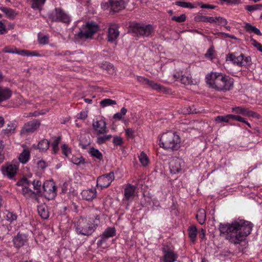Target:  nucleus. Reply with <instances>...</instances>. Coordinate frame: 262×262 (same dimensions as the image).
Listing matches in <instances>:
<instances>
[{
	"label": "nucleus",
	"mask_w": 262,
	"mask_h": 262,
	"mask_svg": "<svg viewBox=\"0 0 262 262\" xmlns=\"http://www.w3.org/2000/svg\"><path fill=\"white\" fill-rule=\"evenodd\" d=\"M253 224L244 220H238L231 223H221L219 230L221 235H226V238L234 244H240L249 235Z\"/></svg>",
	"instance_id": "nucleus-1"
},
{
	"label": "nucleus",
	"mask_w": 262,
	"mask_h": 262,
	"mask_svg": "<svg viewBox=\"0 0 262 262\" xmlns=\"http://www.w3.org/2000/svg\"><path fill=\"white\" fill-rule=\"evenodd\" d=\"M206 79L210 88L219 91L226 92L233 87V79L221 73L211 72L207 75Z\"/></svg>",
	"instance_id": "nucleus-2"
},
{
	"label": "nucleus",
	"mask_w": 262,
	"mask_h": 262,
	"mask_svg": "<svg viewBox=\"0 0 262 262\" xmlns=\"http://www.w3.org/2000/svg\"><path fill=\"white\" fill-rule=\"evenodd\" d=\"M100 223V217L96 215L95 219L80 217L75 223V231L77 234L89 236L95 231Z\"/></svg>",
	"instance_id": "nucleus-3"
},
{
	"label": "nucleus",
	"mask_w": 262,
	"mask_h": 262,
	"mask_svg": "<svg viewBox=\"0 0 262 262\" xmlns=\"http://www.w3.org/2000/svg\"><path fill=\"white\" fill-rule=\"evenodd\" d=\"M99 26L94 21H87L79 29V31L75 35L77 41H84L92 39L93 36L99 30Z\"/></svg>",
	"instance_id": "nucleus-4"
},
{
	"label": "nucleus",
	"mask_w": 262,
	"mask_h": 262,
	"mask_svg": "<svg viewBox=\"0 0 262 262\" xmlns=\"http://www.w3.org/2000/svg\"><path fill=\"white\" fill-rule=\"evenodd\" d=\"M180 138L175 133L168 132L163 134L160 139V147L170 151L177 150L180 147Z\"/></svg>",
	"instance_id": "nucleus-5"
},
{
	"label": "nucleus",
	"mask_w": 262,
	"mask_h": 262,
	"mask_svg": "<svg viewBox=\"0 0 262 262\" xmlns=\"http://www.w3.org/2000/svg\"><path fill=\"white\" fill-rule=\"evenodd\" d=\"M130 30L137 36H149L154 31L152 25L143 24H135L130 26Z\"/></svg>",
	"instance_id": "nucleus-6"
},
{
	"label": "nucleus",
	"mask_w": 262,
	"mask_h": 262,
	"mask_svg": "<svg viewBox=\"0 0 262 262\" xmlns=\"http://www.w3.org/2000/svg\"><path fill=\"white\" fill-rule=\"evenodd\" d=\"M43 192L41 195H43L48 200H52L56 195V188L53 183H44L42 185Z\"/></svg>",
	"instance_id": "nucleus-7"
},
{
	"label": "nucleus",
	"mask_w": 262,
	"mask_h": 262,
	"mask_svg": "<svg viewBox=\"0 0 262 262\" xmlns=\"http://www.w3.org/2000/svg\"><path fill=\"white\" fill-rule=\"evenodd\" d=\"M114 180V175L113 172L99 176L97 180V187H100L101 189L108 187L112 181Z\"/></svg>",
	"instance_id": "nucleus-8"
},
{
	"label": "nucleus",
	"mask_w": 262,
	"mask_h": 262,
	"mask_svg": "<svg viewBox=\"0 0 262 262\" xmlns=\"http://www.w3.org/2000/svg\"><path fill=\"white\" fill-rule=\"evenodd\" d=\"M163 252L164 262H174L178 258V255L174 253L168 246L164 245L162 248Z\"/></svg>",
	"instance_id": "nucleus-9"
},
{
	"label": "nucleus",
	"mask_w": 262,
	"mask_h": 262,
	"mask_svg": "<svg viewBox=\"0 0 262 262\" xmlns=\"http://www.w3.org/2000/svg\"><path fill=\"white\" fill-rule=\"evenodd\" d=\"M40 122L38 120L34 119L25 123L21 130V134L34 132L40 126Z\"/></svg>",
	"instance_id": "nucleus-10"
},
{
	"label": "nucleus",
	"mask_w": 262,
	"mask_h": 262,
	"mask_svg": "<svg viewBox=\"0 0 262 262\" xmlns=\"http://www.w3.org/2000/svg\"><path fill=\"white\" fill-rule=\"evenodd\" d=\"M184 166V161L179 158L173 159L169 162V169L171 173L180 172Z\"/></svg>",
	"instance_id": "nucleus-11"
},
{
	"label": "nucleus",
	"mask_w": 262,
	"mask_h": 262,
	"mask_svg": "<svg viewBox=\"0 0 262 262\" xmlns=\"http://www.w3.org/2000/svg\"><path fill=\"white\" fill-rule=\"evenodd\" d=\"M233 112L236 114H241L247 117H252L253 118H259V115L256 113L249 110L248 108L237 106L232 108Z\"/></svg>",
	"instance_id": "nucleus-12"
},
{
	"label": "nucleus",
	"mask_w": 262,
	"mask_h": 262,
	"mask_svg": "<svg viewBox=\"0 0 262 262\" xmlns=\"http://www.w3.org/2000/svg\"><path fill=\"white\" fill-rule=\"evenodd\" d=\"M109 7L114 12H118L125 8V0H109Z\"/></svg>",
	"instance_id": "nucleus-13"
},
{
	"label": "nucleus",
	"mask_w": 262,
	"mask_h": 262,
	"mask_svg": "<svg viewBox=\"0 0 262 262\" xmlns=\"http://www.w3.org/2000/svg\"><path fill=\"white\" fill-rule=\"evenodd\" d=\"M106 122L104 120L100 119L99 120L93 121V127L98 135L104 134L106 133Z\"/></svg>",
	"instance_id": "nucleus-14"
},
{
	"label": "nucleus",
	"mask_w": 262,
	"mask_h": 262,
	"mask_svg": "<svg viewBox=\"0 0 262 262\" xmlns=\"http://www.w3.org/2000/svg\"><path fill=\"white\" fill-rule=\"evenodd\" d=\"M118 26L116 24H112L110 25L108 29V41L109 42H113L118 38L119 35L118 31Z\"/></svg>",
	"instance_id": "nucleus-15"
},
{
	"label": "nucleus",
	"mask_w": 262,
	"mask_h": 262,
	"mask_svg": "<svg viewBox=\"0 0 262 262\" xmlns=\"http://www.w3.org/2000/svg\"><path fill=\"white\" fill-rule=\"evenodd\" d=\"M137 80L144 84H147L155 90H163L164 88L160 84L155 82L153 81L149 80L147 78L142 76H137Z\"/></svg>",
	"instance_id": "nucleus-16"
},
{
	"label": "nucleus",
	"mask_w": 262,
	"mask_h": 262,
	"mask_svg": "<svg viewBox=\"0 0 262 262\" xmlns=\"http://www.w3.org/2000/svg\"><path fill=\"white\" fill-rule=\"evenodd\" d=\"M244 60V54H241L239 56H235L234 53L228 54L227 55L226 60L231 61L233 64L238 66H243V60Z\"/></svg>",
	"instance_id": "nucleus-17"
},
{
	"label": "nucleus",
	"mask_w": 262,
	"mask_h": 262,
	"mask_svg": "<svg viewBox=\"0 0 262 262\" xmlns=\"http://www.w3.org/2000/svg\"><path fill=\"white\" fill-rule=\"evenodd\" d=\"M82 198L87 201H92L97 196V191L96 189H89L83 190L81 192Z\"/></svg>",
	"instance_id": "nucleus-18"
},
{
	"label": "nucleus",
	"mask_w": 262,
	"mask_h": 262,
	"mask_svg": "<svg viewBox=\"0 0 262 262\" xmlns=\"http://www.w3.org/2000/svg\"><path fill=\"white\" fill-rule=\"evenodd\" d=\"M136 187L128 184L124 189V197L126 200H133L135 196Z\"/></svg>",
	"instance_id": "nucleus-19"
},
{
	"label": "nucleus",
	"mask_w": 262,
	"mask_h": 262,
	"mask_svg": "<svg viewBox=\"0 0 262 262\" xmlns=\"http://www.w3.org/2000/svg\"><path fill=\"white\" fill-rule=\"evenodd\" d=\"M18 170V166L16 164H10L6 167L5 170L4 171V174L8 176L10 179L14 178Z\"/></svg>",
	"instance_id": "nucleus-20"
},
{
	"label": "nucleus",
	"mask_w": 262,
	"mask_h": 262,
	"mask_svg": "<svg viewBox=\"0 0 262 262\" xmlns=\"http://www.w3.org/2000/svg\"><path fill=\"white\" fill-rule=\"evenodd\" d=\"M38 214L44 220L47 219L49 217V211L48 207L45 204H41L37 207Z\"/></svg>",
	"instance_id": "nucleus-21"
},
{
	"label": "nucleus",
	"mask_w": 262,
	"mask_h": 262,
	"mask_svg": "<svg viewBox=\"0 0 262 262\" xmlns=\"http://www.w3.org/2000/svg\"><path fill=\"white\" fill-rule=\"evenodd\" d=\"M11 95L12 92L9 89L0 86V102L9 99Z\"/></svg>",
	"instance_id": "nucleus-22"
},
{
	"label": "nucleus",
	"mask_w": 262,
	"mask_h": 262,
	"mask_svg": "<svg viewBox=\"0 0 262 262\" xmlns=\"http://www.w3.org/2000/svg\"><path fill=\"white\" fill-rule=\"evenodd\" d=\"M33 146L39 149L40 152H46L49 148L50 142L47 139H42L38 142L37 146L34 144Z\"/></svg>",
	"instance_id": "nucleus-23"
},
{
	"label": "nucleus",
	"mask_w": 262,
	"mask_h": 262,
	"mask_svg": "<svg viewBox=\"0 0 262 262\" xmlns=\"http://www.w3.org/2000/svg\"><path fill=\"white\" fill-rule=\"evenodd\" d=\"M14 244L17 248L24 246L26 242V236L22 234H18L13 239Z\"/></svg>",
	"instance_id": "nucleus-24"
},
{
	"label": "nucleus",
	"mask_w": 262,
	"mask_h": 262,
	"mask_svg": "<svg viewBox=\"0 0 262 262\" xmlns=\"http://www.w3.org/2000/svg\"><path fill=\"white\" fill-rule=\"evenodd\" d=\"M79 141V144L83 149H86L91 144L90 138L88 135L81 136Z\"/></svg>",
	"instance_id": "nucleus-25"
},
{
	"label": "nucleus",
	"mask_w": 262,
	"mask_h": 262,
	"mask_svg": "<svg viewBox=\"0 0 262 262\" xmlns=\"http://www.w3.org/2000/svg\"><path fill=\"white\" fill-rule=\"evenodd\" d=\"M174 77L177 78H180V81L182 83L185 85H191L193 84V81L191 77L189 76H180L179 73H177L174 75Z\"/></svg>",
	"instance_id": "nucleus-26"
},
{
	"label": "nucleus",
	"mask_w": 262,
	"mask_h": 262,
	"mask_svg": "<svg viewBox=\"0 0 262 262\" xmlns=\"http://www.w3.org/2000/svg\"><path fill=\"white\" fill-rule=\"evenodd\" d=\"M30 153L28 149H25L23 152L19 155L18 159L19 161L23 163H26L30 159Z\"/></svg>",
	"instance_id": "nucleus-27"
},
{
	"label": "nucleus",
	"mask_w": 262,
	"mask_h": 262,
	"mask_svg": "<svg viewBox=\"0 0 262 262\" xmlns=\"http://www.w3.org/2000/svg\"><path fill=\"white\" fill-rule=\"evenodd\" d=\"M188 236L190 241L194 242L196 240L198 230L195 226H191L188 229Z\"/></svg>",
	"instance_id": "nucleus-28"
},
{
	"label": "nucleus",
	"mask_w": 262,
	"mask_h": 262,
	"mask_svg": "<svg viewBox=\"0 0 262 262\" xmlns=\"http://www.w3.org/2000/svg\"><path fill=\"white\" fill-rule=\"evenodd\" d=\"M116 234V230L114 227H110L107 228L102 235V238L105 239L109 237H113Z\"/></svg>",
	"instance_id": "nucleus-29"
},
{
	"label": "nucleus",
	"mask_w": 262,
	"mask_h": 262,
	"mask_svg": "<svg viewBox=\"0 0 262 262\" xmlns=\"http://www.w3.org/2000/svg\"><path fill=\"white\" fill-rule=\"evenodd\" d=\"M196 219L200 224L203 225L204 223L206 220V212L204 209H200L198 210L196 214Z\"/></svg>",
	"instance_id": "nucleus-30"
},
{
	"label": "nucleus",
	"mask_w": 262,
	"mask_h": 262,
	"mask_svg": "<svg viewBox=\"0 0 262 262\" xmlns=\"http://www.w3.org/2000/svg\"><path fill=\"white\" fill-rule=\"evenodd\" d=\"M246 31L249 33H254L256 35L261 36L262 34L260 30L254 26H252L249 23H246L244 27Z\"/></svg>",
	"instance_id": "nucleus-31"
},
{
	"label": "nucleus",
	"mask_w": 262,
	"mask_h": 262,
	"mask_svg": "<svg viewBox=\"0 0 262 262\" xmlns=\"http://www.w3.org/2000/svg\"><path fill=\"white\" fill-rule=\"evenodd\" d=\"M90 154L93 157H94L99 160H101L103 159V155L102 153L97 149L94 147H91L89 151Z\"/></svg>",
	"instance_id": "nucleus-32"
},
{
	"label": "nucleus",
	"mask_w": 262,
	"mask_h": 262,
	"mask_svg": "<svg viewBox=\"0 0 262 262\" xmlns=\"http://www.w3.org/2000/svg\"><path fill=\"white\" fill-rule=\"evenodd\" d=\"M45 1L46 0H32L31 7L33 9L38 10L40 11Z\"/></svg>",
	"instance_id": "nucleus-33"
},
{
	"label": "nucleus",
	"mask_w": 262,
	"mask_h": 262,
	"mask_svg": "<svg viewBox=\"0 0 262 262\" xmlns=\"http://www.w3.org/2000/svg\"><path fill=\"white\" fill-rule=\"evenodd\" d=\"M51 19V21L53 22H60L69 24L71 21L70 17H49Z\"/></svg>",
	"instance_id": "nucleus-34"
},
{
	"label": "nucleus",
	"mask_w": 262,
	"mask_h": 262,
	"mask_svg": "<svg viewBox=\"0 0 262 262\" xmlns=\"http://www.w3.org/2000/svg\"><path fill=\"white\" fill-rule=\"evenodd\" d=\"M100 104L102 107H104L109 105L116 104V101L109 98H106L101 101Z\"/></svg>",
	"instance_id": "nucleus-35"
},
{
	"label": "nucleus",
	"mask_w": 262,
	"mask_h": 262,
	"mask_svg": "<svg viewBox=\"0 0 262 262\" xmlns=\"http://www.w3.org/2000/svg\"><path fill=\"white\" fill-rule=\"evenodd\" d=\"M127 112V109L123 107L121 109L120 112H118L114 115L113 118L120 120L123 118V117L124 115H125Z\"/></svg>",
	"instance_id": "nucleus-36"
},
{
	"label": "nucleus",
	"mask_w": 262,
	"mask_h": 262,
	"mask_svg": "<svg viewBox=\"0 0 262 262\" xmlns=\"http://www.w3.org/2000/svg\"><path fill=\"white\" fill-rule=\"evenodd\" d=\"M112 136L111 135L98 136L97 138V143L100 145L105 143L107 141L110 140Z\"/></svg>",
	"instance_id": "nucleus-37"
},
{
	"label": "nucleus",
	"mask_w": 262,
	"mask_h": 262,
	"mask_svg": "<svg viewBox=\"0 0 262 262\" xmlns=\"http://www.w3.org/2000/svg\"><path fill=\"white\" fill-rule=\"evenodd\" d=\"M100 67L103 70L107 71L108 72H113L114 66L112 64L108 62H104L101 64Z\"/></svg>",
	"instance_id": "nucleus-38"
},
{
	"label": "nucleus",
	"mask_w": 262,
	"mask_h": 262,
	"mask_svg": "<svg viewBox=\"0 0 262 262\" xmlns=\"http://www.w3.org/2000/svg\"><path fill=\"white\" fill-rule=\"evenodd\" d=\"M139 160L141 163L144 166H146L148 164V159L146 155L142 151L139 156Z\"/></svg>",
	"instance_id": "nucleus-39"
},
{
	"label": "nucleus",
	"mask_w": 262,
	"mask_h": 262,
	"mask_svg": "<svg viewBox=\"0 0 262 262\" xmlns=\"http://www.w3.org/2000/svg\"><path fill=\"white\" fill-rule=\"evenodd\" d=\"M1 9L7 16H15L18 14L14 10L10 8L2 7Z\"/></svg>",
	"instance_id": "nucleus-40"
},
{
	"label": "nucleus",
	"mask_w": 262,
	"mask_h": 262,
	"mask_svg": "<svg viewBox=\"0 0 262 262\" xmlns=\"http://www.w3.org/2000/svg\"><path fill=\"white\" fill-rule=\"evenodd\" d=\"M32 184L33 185L34 189L37 190L36 193L38 195H41L42 193L41 191V182L39 180H34L32 182Z\"/></svg>",
	"instance_id": "nucleus-41"
},
{
	"label": "nucleus",
	"mask_w": 262,
	"mask_h": 262,
	"mask_svg": "<svg viewBox=\"0 0 262 262\" xmlns=\"http://www.w3.org/2000/svg\"><path fill=\"white\" fill-rule=\"evenodd\" d=\"M195 20L196 21L209 22L210 23H217V20L215 17H195Z\"/></svg>",
	"instance_id": "nucleus-42"
},
{
	"label": "nucleus",
	"mask_w": 262,
	"mask_h": 262,
	"mask_svg": "<svg viewBox=\"0 0 262 262\" xmlns=\"http://www.w3.org/2000/svg\"><path fill=\"white\" fill-rule=\"evenodd\" d=\"M175 5L183 8H193L194 7L193 4L189 2L177 1L175 2Z\"/></svg>",
	"instance_id": "nucleus-43"
},
{
	"label": "nucleus",
	"mask_w": 262,
	"mask_h": 262,
	"mask_svg": "<svg viewBox=\"0 0 262 262\" xmlns=\"http://www.w3.org/2000/svg\"><path fill=\"white\" fill-rule=\"evenodd\" d=\"M60 139V137H57L52 144V150L54 154H56L58 150V145Z\"/></svg>",
	"instance_id": "nucleus-44"
},
{
	"label": "nucleus",
	"mask_w": 262,
	"mask_h": 262,
	"mask_svg": "<svg viewBox=\"0 0 262 262\" xmlns=\"http://www.w3.org/2000/svg\"><path fill=\"white\" fill-rule=\"evenodd\" d=\"M215 121L217 123L222 122H229L228 115L225 116H218L215 118Z\"/></svg>",
	"instance_id": "nucleus-45"
},
{
	"label": "nucleus",
	"mask_w": 262,
	"mask_h": 262,
	"mask_svg": "<svg viewBox=\"0 0 262 262\" xmlns=\"http://www.w3.org/2000/svg\"><path fill=\"white\" fill-rule=\"evenodd\" d=\"M262 8L261 4H255L253 5H246L245 9L248 11H252L254 10L260 9Z\"/></svg>",
	"instance_id": "nucleus-46"
},
{
	"label": "nucleus",
	"mask_w": 262,
	"mask_h": 262,
	"mask_svg": "<svg viewBox=\"0 0 262 262\" xmlns=\"http://www.w3.org/2000/svg\"><path fill=\"white\" fill-rule=\"evenodd\" d=\"M32 182L27 179L26 178H23L21 180L17 183L18 186H21L23 187H28Z\"/></svg>",
	"instance_id": "nucleus-47"
},
{
	"label": "nucleus",
	"mask_w": 262,
	"mask_h": 262,
	"mask_svg": "<svg viewBox=\"0 0 262 262\" xmlns=\"http://www.w3.org/2000/svg\"><path fill=\"white\" fill-rule=\"evenodd\" d=\"M15 126L14 124H10L7 125L6 129L3 130L5 134H9L14 133Z\"/></svg>",
	"instance_id": "nucleus-48"
},
{
	"label": "nucleus",
	"mask_w": 262,
	"mask_h": 262,
	"mask_svg": "<svg viewBox=\"0 0 262 262\" xmlns=\"http://www.w3.org/2000/svg\"><path fill=\"white\" fill-rule=\"evenodd\" d=\"M20 50H17L16 48H10L8 47H6L4 49L3 52L5 53H15L18 54H21V53H19Z\"/></svg>",
	"instance_id": "nucleus-49"
},
{
	"label": "nucleus",
	"mask_w": 262,
	"mask_h": 262,
	"mask_svg": "<svg viewBox=\"0 0 262 262\" xmlns=\"http://www.w3.org/2000/svg\"><path fill=\"white\" fill-rule=\"evenodd\" d=\"M17 215L13 212L8 211L6 214V220L9 221L10 222H12L13 221L16 220L17 219Z\"/></svg>",
	"instance_id": "nucleus-50"
},
{
	"label": "nucleus",
	"mask_w": 262,
	"mask_h": 262,
	"mask_svg": "<svg viewBox=\"0 0 262 262\" xmlns=\"http://www.w3.org/2000/svg\"><path fill=\"white\" fill-rule=\"evenodd\" d=\"M34 192L32 191L31 189H29L28 187H23L22 188V194L25 197H28L31 196L32 194H34Z\"/></svg>",
	"instance_id": "nucleus-51"
},
{
	"label": "nucleus",
	"mask_w": 262,
	"mask_h": 262,
	"mask_svg": "<svg viewBox=\"0 0 262 262\" xmlns=\"http://www.w3.org/2000/svg\"><path fill=\"white\" fill-rule=\"evenodd\" d=\"M38 42L40 45H46L49 42V37L47 35H44L43 36L40 37L38 36Z\"/></svg>",
	"instance_id": "nucleus-52"
},
{
	"label": "nucleus",
	"mask_w": 262,
	"mask_h": 262,
	"mask_svg": "<svg viewBox=\"0 0 262 262\" xmlns=\"http://www.w3.org/2000/svg\"><path fill=\"white\" fill-rule=\"evenodd\" d=\"M72 162L77 165H80L85 163V160L82 157L79 158H75L72 159Z\"/></svg>",
	"instance_id": "nucleus-53"
},
{
	"label": "nucleus",
	"mask_w": 262,
	"mask_h": 262,
	"mask_svg": "<svg viewBox=\"0 0 262 262\" xmlns=\"http://www.w3.org/2000/svg\"><path fill=\"white\" fill-rule=\"evenodd\" d=\"M251 65V58L250 56L245 57L244 55V60H243V66L246 68Z\"/></svg>",
	"instance_id": "nucleus-54"
},
{
	"label": "nucleus",
	"mask_w": 262,
	"mask_h": 262,
	"mask_svg": "<svg viewBox=\"0 0 262 262\" xmlns=\"http://www.w3.org/2000/svg\"><path fill=\"white\" fill-rule=\"evenodd\" d=\"M125 134L128 138H134L135 130L133 128H128L125 129Z\"/></svg>",
	"instance_id": "nucleus-55"
},
{
	"label": "nucleus",
	"mask_w": 262,
	"mask_h": 262,
	"mask_svg": "<svg viewBox=\"0 0 262 262\" xmlns=\"http://www.w3.org/2000/svg\"><path fill=\"white\" fill-rule=\"evenodd\" d=\"M55 16H67L65 12L60 8H56L55 9Z\"/></svg>",
	"instance_id": "nucleus-56"
},
{
	"label": "nucleus",
	"mask_w": 262,
	"mask_h": 262,
	"mask_svg": "<svg viewBox=\"0 0 262 262\" xmlns=\"http://www.w3.org/2000/svg\"><path fill=\"white\" fill-rule=\"evenodd\" d=\"M62 150L63 154L67 157L71 152V149L68 147V146L67 144H63L62 146Z\"/></svg>",
	"instance_id": "nucleus-57"
},
{
	"label": "nucleus",
	"mask_w": 262,
	"mask_h": 262,
	"mask_svg": "<svg viewBox=\"0 0 262 262\" xmlns=\"http://www.w3.org/2000/svg\"><path fill=\"white\" fill-rule=\"evenodd\" d=\"M217 20V23L219 25L225 26L227 24V21L224 17H215Z\"/></svg>",
	"instance_id": "nucleus-58"
},
{
	"label": "nucleus",
	"mask_w": 262,
	"mask_h": 262,
	"mask_svg": "<svg viewBox=\"0 0 262 262\" xmlns=\"http://www.w3.org/2000/svg\"><path fill=\"white\" fill-rule=\"evenodd\" d=\"M123 142V140L121 137L115 136L113 139V143L115 145H121Z\"/></svg>",
	"instance_id": "nucleus-59"
},
{
	"label": "nucleus",
	"mask_w": 262,
	"mask_h": 262,
	"mask_svg": "<svg viewBox=\"0 0 262 262\" xmlns=\"http://www.w3.org/2000/svg\"><path fill=\"white\" fill-rule=\"evenodd\" d=\"M19 53H21V54H19V55L22 56H29L36 55V54H34V52L32 53L30 52L29 51L25 50H20Z\"/></svg>",
	"instance_id": "nucleus-60"
},
{
	"label": "nucleus",
	"mask_w": 262,
	"mask_h": 262,
	"mask_svg": "<svg viewBox=\"0 0 262 262\" xmlns=\"http://www.w3.org/2000/svg\"><path fill=\"white\" fill-rule=\"evenodd\" d=\"M47 166V163L43 160H40L37 162V167L41 169H45Z\"/></svg>",
	"instance_id": "nucleus-61"
},
{
	"label": "nucleus",
	"mask_w": 262,
	"mask_h": 262,
	"mask_svg": "<svg viewBox=\"0 0 262 262\" xmlns=\"http://www.w3.org/2000/svg\"><path fill=\"white\" fill-rule=\"evenodd\" d=\"M214 53V50L212 48H209L206 53L205 54L206 57L212 59L213 58V55Z\"/></svg>",
	"instance_id": "nucleus-62"
},
{
	"label": "nucleus",
	"mask_w": 262,
	"mask_h": 262,
	"mask_svg": "<svg viewBox=\"0 0 262 262\" xmlns=\"http://www.w3.org/2000/svg\"><path fill=\"white\" fill-rule=\"evenodd\" d=\"M88 117V112L87 111H83L81 112L78 114V119H81V120H84L86 119Z\"/></svg>",
	"instance_id": "nucleus-63"
},
{
	"label": "nucleus",
	"mask_w": 262,
	"mask_h": 262,
	"mask_svg": "<svg viewBox=\"0 0 262 262\" xmlns=\"http://www.w3.org/2000/svg\"><path fill=\"white\" fill-rule=\"evenodd\" d=\"M7 32V29L4 24L0 21V34H4Z\"/></svg>",
	"instance_id": "nucleus-64"
}]
</instances>
